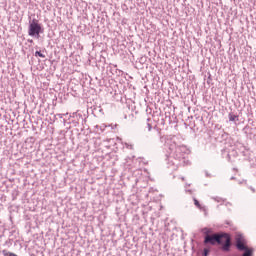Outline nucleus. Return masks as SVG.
I'll list each match as a JSON object with an SVG mask.
<instances>
[{
    "label": "nucleus",
    "instance_id": "39448f33",
    "mask_svg": "<svg viewBox=\"0 0 256 256\" xmlns=\"http://www.w3.org/2000/svg\"><path fill=\"white\" fill-rule=\"evenodd\" d=\"M228 119H229V121H233V122L239 121V116H238V115H235V114H233V113H229Z\"/></svg>",
    "mask_w": 256,
    "mask_h": 256
},
{
    "label": "nucleus",
    "instance_id": "4468645a",
    "mask_svg": "<svg viewBox=\"0 0 256 256\" xmlns=\"http://www.w3.org/2000/svg\"><path fill=\"white\" fill-rule=\"evenodd\" d=\"M231 179H235V177H232Z\"/></svg>",
    "mask_w": 256,
    "mask_h": 256
},
{
    "label": "nucleus",
    "instance_id": "9b49d317",
    "mask_svg": "<svg viewBox=\"0 0 256 256\" xmlns=\"http://www.w3.org/2000/svg\"><path fill=\"white\" fill-rule=\"evenodd\" d=\"M203 256H209V249L204 248V250H203Z\"/></svg>",
    "mask_w": 256,
    "mask_h": 256
},
{
    "label": "nucleus",
    "instance_id": "f8f14e48",
    "mask_svg": "<svg viewBox=\"0 0 256 256\" xmlns=\"http://www.w3.org/2000/svg\"><path fill=\"white\" fill-rule=\"evenodd\" d=\"M60 119H63V114H57Z\"/></svg>",
    "mask_w": 256,
    "mask_h": 256
},
{
    "label": "nucleus",
    "instance_id": "f257e3e1",
    "mask_svg": "<svg viewBox=\"0 0 256 256\" xmlns=\"http://www.w3.org/2000/svg\"><path fill=\"white\" fill-rule=\"evenodd\" d=\"M222 245L223 251H230L231 236L227 233H214L204 237V245Z\"/></svg>",
    "mask_w": 256,
    "mask_h": 256
},
{
    "label": "nucleus",
    "instance_id": "7ed1b4c3",
    "mask_svg": "<svg viewBox=\"0 0 256 256\" xmlns=\"http://www.w3.org/2000/svg\"><path fill=\"white\" fill-rule=\"evenodd\" d=\"M41 33H43V27H41V24H39V20L33 19L28 27V35H30V37H36L39 39V35H41Z\"/></svg>",
    "mask_w": 256,
    "mask_h": 256
},
{
    "label": "nucleus",
    "instance_id": "6e6552de",
    "mask_svg": "<svg viewBox=\"0 0 256 256\" xmlns=\"http://www.w3.org/2000/svg\"><path fill=\"white\" fill-rule=\"evenodd\" d=\"M35 57H41V59H45V54L41 53V51H36Z\"/></svg>",
    "mask_w": 256,
    "mask_h": 256
},
{
    "label": "nucleus",
    "instance_id": "f03ea898",
    "mask_svg": "<svg viewBox=\"0 0 256 256\" xmlns=\"http://www.w3.org/2000/svg\"><path fill=\"white\" fill-rule=\"evenodd\" d=\"M169 149L174 153V157L178 159V161L185 159L187 155V146L185 145L177 146V144L173 142L170 144Z\"/></svg>",
    "mask_w": 256,
    "mask_h": 256
},
{
    "label": "nucleus",
    "instance_id": "ddd939ff",
    "mask_svg": "<svg viewBox=\"0 0 256 256\" xmlns=\"http://www.w3.org/2000/svg\"><path fill=\"white\" fill-rule=\"evenodd\" d=\"M147 121L149 122V121H151V119H150V118H148V119H147Z\"/></svg>",
    "mask_w": 256,
    "mask_h": 256
},
{
    "label": "nucleus",
    "instance_id": "20e7f679",
    "mask_svg": "<svg viewBox=\"0 0 256 256\" xmlns=\"http://www.w3.org/2000/svg\"><path fill=\"white\" fill-rule=\"evenodd\" d=\"M235 239L236 249H238V251H245V249H248L247 240L245 239V236H243L242 234H237Z\"/></svg>",
    "mask_w": 256,
    "mask_h": 256
},
{
    "label": "nucleus",
    "instance_id": "9d476101",
    "mask_svg": "<svg viewBox=\"0 0 256 256\" xmlns=\"http://www.w3.org/2000/svg\"><path fill=\"white\" fill-rule=\"evenodd\" d=\"M146 129L148 131H151V129H153V126L151 125V123H149V122L146 123Z\"/></svg>",
    "mask_w": 256,
    "mask_h": 256
},
{
    "label": "nucleus",
    "instance_id": "1a4fd4ad",
    "mask_svg": "<svg viewBox=\"0 0 256 256\" xmlns=\"http://www.w3.org/2000/svg\"><path fill=\"white\" fill-rule=\"evenodd\" d=\"M194 204L196 207H198V209H201V204L199 203V201L197 199L194 198Z\"/></svg>",
    "mask_w": 256,
    "mask_h": 256
},
{
    "label": "nucleus",
    "instance_id": "423d86ee",
    "mask_svg": "<svg viewBox=\"0 0 256 256\" xmlns=\"http://www.w3.org/2000/svg\"><path fill=\"white\" fill-rule=\"evenodd\" d=\"M244 253L242 256H253V249L251 248H246L245 250H243Z\"/></svg>",
    "mask_w": 256,
    "mask_h": 256
},
{
    "label": "nucleus",
    "instance_id": "0eeeda50",
    "mask_svg": "<svg viewBox=\"0 0 256 256\" xmlns=\"http://www.w3.org/2000/svg\"><path fill=\"white\" fill-rule=\"evenodd\" d=\"M202 233L205 235H211V233H213V230L209 229V228H203L202 229Z\"/></svg>",
    "mask_w": 256,
    "mask_h": 256
}]
</instances>
